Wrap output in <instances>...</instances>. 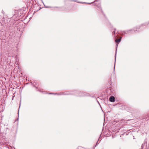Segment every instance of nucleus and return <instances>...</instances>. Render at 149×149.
Here are the masks:
<instances>
[{"instance_id": "obj_1", "label": "nucleus", "mask_w": 149, "mask_h": 149, "mask_svg": "<svg viewBox=\"0 0 149 149\" xmlns=\"http://www.w3.org/2000/svg\"><path fill=\"white\" fill-rule=\"evenodd\" d=\"M77 93L79 94V96H88V94L85 92H81L79 91L72 92L71 93H70V94L72 95H76V94Z\"/></svg>"}, {"instance_id": "obj_2", "label": "nucleus", "mask_w": 149, "mask_h": 149, "mask_svg": "<svg viewBox=\"0 0 149 149\" xmlns=\"http://www.w3.org/2000/svg\"><path fill=\"white\" fill-rule=\"evenodd\" d=\"M109 101L112 102H114L115 101V98L113 96H111L109 98Z\"/></svg>"}, {"instance_id": "obj_3", "label": "nucleus", "mask_w": 149, "mask_h": 149, "mask_svg": "<svg viewBox=\"0 0 149 149\" xmlns=\"http://www.w3.org/2000/svg\"><path fill=\"white\" fill-rule=\"evenodd\" d=\"M132 31V29H131L128 30L127 31H123L122 32V34H123V35H125L126 34L129 33L130 32Z\"/></svg>"}, {"instance_id": "obj_4", "label": "nucleus", "mask_w": 149, "mask_h": 149, "mask_svg": "<svg viewBox=\"0 0 149 149\" xmlns=\"http://www.w3.org/2000/svg\"><path fill=\"white\" fill-rule=\"evenodd\" d=\"M121 38H119V39H118L116 40H115V41L116 42L119 43L120 42V41L121 40Z\"/></svg>"}, {"instance_id": "obj_5", "label": "nucleus", "mask_w": 149, "mask_h": 149, "mask_svg": "<svg viewBox=\"0 0 149 149\" xmlns=\"http://www.w3.org/2000/svg\"><path fill=\"white\" fill-rule=\"evenodd\" d=\"M115 31H113V32H112V33L113 34H115Z\"/></svg>"}, {"instance_id": "obj_6", "label": "nucleus", "mask_w": 149, "mask_h": 149, "mask_svg": "<svg viewBox=\"0 0 149 149\" xmlns=\"http://www.w3.org/2000/svg\"><path fill=\"white\" fill-rule=\"evenodd\" d=\"M133 30L134 31H136V30L135 29V28H134V29H133Z\"/></svg>"}, {"instance_id": "obj_7", "label": "nucleus", "mask_w": 149, "mask_h": 149, "mask_svg": "<svg viewBox=\"0 0 149 149\" xmlns=\"http://www.w3.org/2000/svg\"><path fill=\"white\" fill-rule=\"evenodd\" d=\"M115 61H116V60H115V64H114V66H115ZM114 69H115V67H114Z\"/></svg>"}, {"instance_id": "obj_8", "label": "nucleus", "mask_w": 149, "mask_h": 149, "mask_svg": "<svg viewBox=\"0 0 149 149\" xmlns=\"http://www.w3.org/2000/svg\"><path fill=\"white\" fill-rule=\"evenodd\" d=\"M67 94V93H64V95H66V94Z\"/></svg>"}, {"instance_id": "obj_9", "label": "nucleus", "mask_w": 149, "mask_h": 149, "mask_svg": "<svg viewBox=\"0 0 149 149\" xmlns=\"http://www.w3.org/2000/svg\"><path fill=\"white\" fill-rule=\"evenodd\" d=\"M116 56V54H115V56ZM116 58V56L115 57V58Z\"/></svg>"}, {"instance_id": "obj_10", "label": "nucleus", "mask_w": 149, "mask_h": 149, "mask_svg": "<svg viewBox=\"0 0 149 149\" xmlns=\"http://www.w3.org/2000/svg\"><path fill=\"white\" fill-rule=\"evenodd\" d=\"M61 94H58V95H61Z\"/></svg>"}, {"instance_id": "obj_11", "label": "nucleus", "mask_w": 149, "mask_h": 149, "mask_svg": "<svg viewBox=\"0 0 149 149\" xmlns=\"http://www.w3.org/2000/svg\"><path fill=\"white\" fill-rule=\"evenodd\" d=\"M99 8H100H100H101V7H100Z\"/></svg>"}, {"instance_id": "obj_12", "label": "nucleus", "mask_w": 149, "mask_h": 149, "mask_svg": "<svg viewBox=\"0 0 149 149\" xmlns=\"http://www.w3.org/2000/svg\"><path fill=\"white\" fill-rule=\"evenodd\" d=\"M143 144H142V146H143Z\"/></svg>"}, {"instance_id": "obj_13", "label": "nucleus", "mask_w": 149, "mask_h": 149, "mask_svg": "<svg viewBox=\"0 0 149 149\" xmlns=\"http://www.w3.org/2000/svg\"><path fill=\"white\" fill-rule=\"evenodd\" d=\"M84 3H85V2H84Z\"/></svg>"}]
</instances>
